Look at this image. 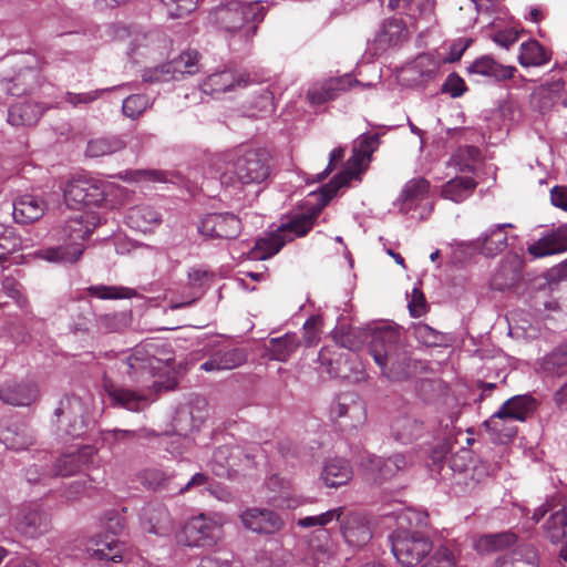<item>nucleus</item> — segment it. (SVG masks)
I'll list each match as a JSON object with an SVG mask.
<instances>
[{"label": "nucleus", "mask_w": 567, "mask_h": 567, "mask_svg": "<svg viewBox=\"0 0 567 567\" xmlns=\"http://www.w3.org/2000/svg\"><path fill=\"white\" fill-rule=\"evenodd\" d=\"M39 398L37 383L7 381L0 385V401L13 406H30Z\"/></svg>", "instance_id": "20"}, {"label": "nucleus", "mask_w": 567, "mask_h": 567, "mask_svg": "<svg viewBox=\"0 0 567 567\" xmlns=\"http://www.w3.org/2000/svg\"><path fill=\"white\" fill-rule=\"evenodd\" d=\"M243 455L239 447L219 446L213 454V463L218 464L220 467L230 471L236 470L239 464L237 460Z\"/></svg>", "instance_id": "52"}, {"label": "nucleus", "mask_w": 567, "mask_h": 567, "mask_svg": "<svg viewBox=\"0 0 567 567\" xmlns=\"http://www.w3.org/2000/svg\"><path fill=\"white\" fill-rule=\"evenodd\" d=\"M466 91V85L464 80L456 73H451L443 86L442 92L449 93L452 97H460L462 96Z\"/></svg>", "instance_id": "62"}, {"label": "nucleus", "mask_w": 567, "mask_h": 567, "mask_svg": "<svg viewBox=\"0 0 567 567\" xmlns=\"http://www.w3.org/2000/svg\"><path fill=\"white\" fill-rule=\"evenodd\" d=\"M246 361V353L238 348H224L213 352L207 361L200 364V370L206 372H218L231 370Z\"/></svg>", "instance_id": "28"}, {"label": "nucleus", "mask_w": 567, "mask_h": 567, "mask_svg": "<svg viewBox=\"0 0 567 567\" xmlns=\"http://www.w3.org/2000/svg\"><path fill=\"white\" fill-rule=\"evenodd\" d=\"M346 543L352 547H363L372 538V530L368 518L359 513H350L341 525Z\"/></svg>", "instance_id": "22"}, {"label": "nucleus", "mask_w": 567, "mask_h": 567, "mask_svg": "<svg viewBox=\"0 0 567 567\" xmlns=\"http://www.w3.org/2000/svg\"><path fill=\"white\" fill-rule=\"evenodd\" d=\"M456 558L447 547H440L429 561L426 567H455Z\"/></svg>", "instance_id": "61"}, {"label": "nucleus", "mask_w": 567, "mask_h": 567, "mask_svg": "<svg viewBox=\"0 0 567 567\" xmlns=\"http://www.w3.org/2000/svg\"><path fill=\"white\" fill-rule=\"evenodd\" d=\"M265 16L266 9L261 1L225 0L210 12L209 18L220 30L248 43L256 35Z\"/></svg>", "instance_id": "4"}, {"label": "nucleus", "mask_w": 567, "mask_h": 567, "mask_svg": "<svg viewBox=\"0 0 567 567\" xmlns=\"http://www.w3.org/2000/svg\"><path fill=\"white\" fill-rule=\"evenodd\" d=\"M22 246L21 237L12 227L1 225L0 231V254L7 257L10 254L18 251Z\"/></svg>", "instance_id": "55"}, {"label": "nucleus", "mask_w": 567, "mask_h": 567, "mask_svg": "<svg viewBox=\"0 0 567 567\" xmlns=\"http://www.w3.org/2000/svg\"><path fill=\"white\" fill-rule=\"evenodd\" d=\"M126 218L131 227L146 231L161 221V214L150 205H137L128 209Z\"/></svg>", "instance_id": "41"}, {"label": "nucleus", "mask_w": 567, "mask_h": 567, "mask_svg": "<svg viewBox=\"0 0 567 567\" xmlns=\"http://www.w3.org/2000/svg\"><path fill=\"white\" fill-rule=\"evenodd\" d=\"M425 432L424 422L412 413H400L390 423L391 437L401 443L410 444Z\"/></svg>", "instance_id": "21"}, {"label": "nucleus", "mask_w": 567, "mask_h": 567, "mask_svg": "<svg viewBox=\"0 0 567 567\" xmlns=\"http://www.w3.org/2000/svg\"><path fill=\"white\" fill-rule=\"evenodd\" d=\"M477 183L468 176L455 177L449 181L442 188V197L455 203L463 202L476 188Z\"/></svg>", "instance_id": "43"}, {"label": "nucleus", "mask_w": 567, "mask_h": 567, "mask_svg": "<svg viewBox=\"0 0 567 567\" xmlns=\"http://www.w3.org/2000/svg\"><path fill=\"white\" fill-rule=\"evenodd\" d=\"M430 193V182L424 177L412 178L405 183L399 200L401 202V210H411L415 208L419 203L427 198Z\"/></svg>", "instance_id": "38"}, {"label": "nucleus", "mask_w": 567, "mask_h": 567, "mask_svg": "<svg viewBox=\"0 0 567 567\" xmlns=\"http://www.w3.org/2000/svg\"><path fill=\"white\" fill-rule=\"evenodd\" d=\"M567 250V225H561L529 246L528 251L535 257L559 254Z\"/></svg>", "instance_id": "30"}, {"label": "nucleus", "mask_w": 567, "mask_h": 567, "mask_svg": "<svg viewBox=\"0 0 567 567\" xmlns=\"http://www.w3.org/2000/svg\"><path fill=\"white\" fill-rule=\"evenodd\" d=\"M240 520L247 529L265 535L278 533L284 527L281 517L266 508H248L240 514Z\"/></svg>", "instance_id": "19"}, {"label": "nucleus", "mask_w": 567, "mask_h": 567, "mask_svg": "<svg viewBox=\"0 0 567 567\" xmlns=\"http://www.w3.org/2000/svg\"><path fill=\"white\" fill-rule=\"evenodd\" d=\"M498 567H538L539 559L534 547L523 545L497 560Z\"/></svg>", "instance_id": "42"}, {"label": "nucleus", "mask_w": 567, "mask_h": 567, "mask_svg": "<svg viewBox=\"0 0 567 567\" xmlns=\"http://www.w3.org/2000/svg\"><path fill=\"white\" fill-rule=\"evenodd\" d=\"M198 230L208 238L236 239L241 233V221L233 213H210L200 219Z\"/></svg>", "instance_id": "15"}, {"label": "nucleus", "mask_w": 567, "mask_h": 567, "mask_svg": "<svg viewBox=\"0 0 567 567\" xmlns=\"http://www.w3.org/2000/svg\"><path fill=\"white\" fill-rule=\"evenodd\" d=\"M99 225V218L90 212H80L70 217L62 228V239L70 240L71 245L51 247L38 252L49 261L75 262L84 251V241Z\"/></svg>", "instance_id": "7"}, {"label": "nucleus", "mask_w": 567, "mask_h": 567, "mask_svg": "<svg viewBox=\"0 0 567 567\" xmlns=\"http://www.w3.org/2000/svg\"><path fill=\"white\" fill-rule=\"evenodd\" d=\"M142 480L151 488H168L171 476L159 468H148L143 472Z\"/></svg>", "instance_id": "59"}, {"label": "nucleus", "mask_w": 567, "mask_h": 567, "mask_svg": "<svg viewBox=\"0 0 567 567\" xmlns=\"http://www.w3.org/2000/svg\"><path fill=\"white\" fill-rule=\"evenodd\" d=\"M112 89H96L89 92H71L66 91L64 93L63 100L66 104H69L73 109L83 107L85 105L92 104L96 100L101 99L106 92H110Z\"/></svg>", "instance_id": "50"}, {"label": "nucleus", "mask_w": 567, "mask_h": 567, "mask_svg": "<svg viewBox=\"0 0 567 567\" xmlns=\"http://www.w3.org/2000/svg\"><path fill=\"white\" fill-rule=\"evenodd\" d=\"M103 389L115 405L132 412L141 411L146 402V396L144 394L118 386L107 378H104L103 380Z\"/></svg>", "instance_id": "31"}, {"label": "nucleus", "mask_w": 567, "mask_h": 567, "mask_svg": "<svg viewBox=\"0 0 567 567\" xmlns=\"http://www.w3.org/2000/svg\"><path fill=\"white\" fill-rule=\"evenodd\" d=\"M379 145L380 135L378 133L360 135L353 145L352 155L348 162L351 166L350 171L360 172L363 163L370 162Z\"/></svg>", "instance_id": "36"}, {"label": "nucleus", "mask_w": 567, "mask_h": 567, "mask_svg": "<svg viewBox=\"0 0 567 567\" xmlns=\"http://www.w3.org/2000/svg\"><path fill=\"white\" fill-rule=\"evenodd\" d=\"M61 103L23 101L12 104L8 111V122L13 126H30L38 123L44 112L61 109Z\"/></svg>", "instance_id": "17"}, {"label": "nucleus", "mask_w": 567, "mask_h": 567, "mask_svg": "<svg viewBox=\"0 0 567 567\" xmlns=\"http://www.w3.org/2000/svg\"><path fill=\"white\" fill-rule=\"evenodd\" d=\"M64 432L71 437H79L87 430V408L76 395L65 396L54 411Z\"/></svg>", "instance_id": "13"}, {"label": "nucleus", "mask_w": 567, "mask_h": 567, "mask_svg": "<svg viewBox=\"0 0 567 567\" xmlns=\"http://www.w3.org/2000/svg\"><path fill=\"white\" fill-rule=\"evenodd\" d=\"M45 210L44 202L32 195H23L13 202V219L19 224H30L40 219Z\"/></svg>", "instance_id": "34"}, {"label": "nucleus", "mask_w": 567, "mask_h": 567, "mask_svg": "<svg viewBox=\"0 0 567 567\" xmlns=\"http://www.w3.org/2000/svg\"><path fill=\"white\" fill-rule=\"evenodd\" d=\"M353 477V467L343 457L329 458L321 471L320 478L326 487L338 488L347 485Z\"/></svg>", "instance_id": "25"}, {"label": "nucleus", "mask_w": 567, "mask_h": 567, "mask_svg": "<svg viewBox=\"0 0 567 567\" xmlns=\"http://www.w3.org/2000/svg\"><path fill=\"white\" fill-rule=\"evenodd\" d=\"M544 530L551 543L567 540V503L547 518Z\"/></svg>", "instance_id": "46"}, {"label": "nucleus", "mask_w": 567, "mask_h": 567, "mask_svg": "<svg viewBox=\"0 0 567 567\" xmlns=\"http://www.w3.org/2000/svg\"><path fill=\"white\" fill-rule=\"evenodd\" d=\"M172 18H182L197 7V0H161Z\"/></svg>", "instance_id": "57"}, {"label": "nucleus", "mask_w": 567, "mask_h": 567, "mask_svg": "<svg viewBox=\"0 0 567 567\" xmlns=\"http://www.w3.org/2000/svg\"><path fill=\"white\" fill-rule=\"evenodd\" d=\"M64 200L69 207L81 210L82 207L100 206L105 200V193L99 182L79 178L66 184Z\"/></svg>", "instance_id": "14"}, {"label": "nucleus", "mask_w": 567, "mask_h": 567, "mask_svg": "<svg viewBox=\"0 0 567 567\" xmlns=\"http://www.w3.org/2000/svg\"><path fill=\"white\" fill-rule=\"evenodd\" d=\"M274 169L272 157L264 148H249L235 153L220 175L225 186L260 185L268 181Z\"/></svg>", "instance_id": "5"}, {"label": "nucleus", "mask_w": 567, "mask_h": 567, "mask_svg": "<svg viewBox=\"0 0 567 567\" xmlns=\"http://www.w3.org/2000/svg\"><path fill=\"white\" fill-rule=\"evenodd\" d=\"M369 353L383 377L391 381H403L416 371V363L401 342L399 329L382 326L374 330L369 343Z\"/></svg>", "instance_id": "1"}, {"label": "nucleus", "mask_w": 567, "mask_h": 567, "mask_svg": "<svg viewBox=\"0 0 567 567\" xmlns=\"http://www.w3.org/2000/svg\"><path fill=\"white\" fill-rule=\"evenodd\" d=\"M148 107V97L144 94H133L123 101L122 111L131 118L140 116Z\"/></svg>", "instance_id": "56"}, {"label": "nucleus", "mask_w": 567, "mask_h": 567, "mask_svg": "<svg viewBox=\"0 0 567 567\" xmlns=\"http://www.w3.org/2000/svg\"><path fill=\"white\" fill-rule=\"evenodd\" d=\"M95 450L90 445H84L73 453L64 454L54 464V476H70L84 466L89 465L94 457Z\"/></svg>", "instance_id": "27"}, {"label": "nucleus", "mask_w": 567, "mask_h": 567, "mask_svg": "<svg viewBox=\"0 0 567 567\" xmlns=\"http://www.w3.org/2000/svg\"><path fill=\"white\" fill-rule=\"evenodd\" d=\"M412 463V454L401 452L393 453L386 458L364 452L359 461L365 476L378 484L404 472Z\"/></svg>", "instance_id": "11"}, {"label": "nucleus", "mask_w": 567, "mask_h": 567, "mask_svg": "<svg viewBox=\"0 0 567 567\" xmlns=\"http://www.w3.org/2000/svg\"><path fill=\"white\" fill-rule=\"evenodd\" d=\"M439 66V61L432 55L420 54L404 69V79L413 85H423L435 78Z\"/></svg>", "instance_id": "26"}, {"label": "nucleus", "mask_w": 567, "mask_h": 567, "mask_svg": "<svg viewBox=\"0 0 567 567\" xmlns=\"http://www.w3.org/2000/svg\"><path fill=\"white\" fill-rule=\"evenodd\" d=\"M50 526L51 522L49 515L38 506L23 509V513L17 523V529L30 538L48 533Z\"/></svg>", "instance_id": "29"}, {"label": "nucleus", "mask_w": 567, "mask_h": 567, "mask_svg": "<svg viewBox=\"0 0 567 567\" xmlns=\"http://www.w3.org/2000/svg\"><path fill=\"white\" fill-rule=\"evenodd\" d=\"M357 173L354 171L344 169L337 174L328 184L323 185L320 194L326 203L331 200L338 190L347 185L354 178Z\"/></svg>", "instance_id": "53"}, {"label": "nucleus", "mask_w": 567, "mask_h": 567, "mask_svg": "<svg viewBox=\"0 0 567 567\" xmlns=\"http://www.w3.org/2000/svg\"><path fill=\"white\" fill-rule=\"evenodd\" d=\"M542 369L550 375L567 374V348H558L547 354L543 359Z\"/></svg>", "instance_id": "48"}, {"label": "nucleus", "mask_w": 567, "mask_h": 567, "mask_svg": "<svg viewBox=\"0 0 567 567\" xmlns=\"http://www.w3.org/2000/svg\"><path fill=\"white\" fill-rule=\"evenodd\" d=\"M553 52L536 40L520 45L518 61L522 66H543L551 60Z\"/></svg>", "instance_id": "40"}, {"label": "nucleus", "mask_w": 567, "mask_h": 567, "mask_svg": "<svg viewBox=\"0 0 567 567\" xmlns=\"http://www.w3.org/2000/svg\"><path fill=\"white\" fill-rule=\"evenodd\" d=\"M174 359L171 354L165 358L156 357L153 343H145L132 352L123 362L124 372L136 383H145L157 378L152 383L155 393L171 391L177 386V379L172 368Z\"/></svg>", "instance_id": "3"}, {"label": "nucleus", "mask_w": 567, "mask_h": 567, "mask_svg": "<svg viewBox=\"0 0 567 567\" xmlns=\"http://www.w3.org/2000/svg\"><path fill=\"white\" fill-rule=\"evenodd\" d=\"M517 542V536L512 532H503L496 534H487L481 536L475 548L481 553H492L506 549Z\"/></svg>", "instance_id": "44"}, {"label": "nucleus", "mask_w": 567, "mask_h": 567, "mask_svg": "<svg viewBox=\"0 0 567 567\" xmlns=\"http://www.w3.org/2000/svg\"><path fill=\"white\" fill-rule=\"evenodd\" d=\"M300 346L296 333H286L279 338H272L268 344L269 357L272 360L286 361Z\"/></svg>", "instance_id": "45"}, {"label": "nucleus", "mask_w": 567, "mask_h": 567, "mask_svg": "<svg viewBox=\"0 0 567 567\" xmlns=\"http://www.w3.org/2000/svg\"><path fill=\"white\" fill-rule=\"evenodd\" d=\"M124 147V142L116 136L96 137L89 141L85 154L89 157H102L114 154Z\"/></svg>", "instance_id": "47"}, {"label": "nucleus", "mask_w": 567, "mask_h": 567, "mask_svg": "<svg viewBox=\"0 0 567 567\" xmlns=\"http://www.w3.org/2000/svg\"><path fill=\"white\" fill-rule=\"evenodd\" d=\"M331 411L338 419H348L353 427L363 424L367 417L363 401L353 392L338 395Z\"/></svg>", "instance_id": "23"}, {"label": "nucleus", "mask_w": 567, "mask_h": 567, "mask_svg": "<svg viewBox=\"0 0 567 567\" xmlns=\"http://www.w3.org/2000/svg\"><path fill=\"white\" fill-rule=\"evenodd\" d=\"M43 65L42 56L32 52L21 54L14 63V74L3 79V90L13 96L29 93L38 85Z\"/></svg>", "instance_id": "10"}, {"label": "nucleus", "mask_w": 567, "mask_h": 567, "mask_svg": "<svg viewBox=\"0 0 567 567\" xmlns=\"http://www.w3.org/2000/svg\"><path fill=\"white\" fill-rule=\"evenodd\" d=\"M409 311L414 318H419L426 313L427 303L422 291L413 289L411 300L409 301Z\"/></svg>", "instance_id": "63"}, {"label": "nucleus", "mask_w": 567, "mask_h": 567, "mask_svg": "<svg viewBox=\"0 0 567 567\" xmlns=\"http://www.w3.org/2000/svg\"><path fill=\"white\" fill-rule=\"evenodd\" d=\"M319 214L320 209L312 208L306 213L293 215L275 231L257 238L254 247L248 251V258L255 261L271 258L287 243L295 240V238L305 237L313 228Z\"/></svg>", "instance_id": "6"}, {"label": "nucleus", "mask_w": 567, "mask_h": 567, "mask_svg": "<svg viewBox=\"0 0 567 567\" xmlns=\"http://www.w3.org/2000/svg\"><path fill=\"white\" fill-rule=\"evenodd\" d=\"M249 83V74L225 69L208 75L200 84V89L205 94L218 95L237 87H246Z\"/></svg>", "instance_id": "16"}, {"label": "nucleus", "mask_w": 567, "mask_h": 567, "mask_svg": "<svg viewBox=\"0 0 567 567\" xmlns=\"http://www.w3.org/2000/svg\"><path fill=\"white\" fill-rule=\"evenodd\" d=\"M535 410V400L529 395H516L508 399L501 409L484 422L488 432L497 440H511L516 435L515 426H507V421H525L527 415Z\"/></svg>", "instance_id": "9"}, {"label": "nucleus", "mask_w": 567, "mask_h": 567, "mask_svg": "<svg viewBox=\"0 0 567 567\" xmlns=\"http://www.w3.org/2000/svg\"><path fill=\"white\" fill-rule=\"evenodd\" d=\"M414 337L426 347H440L445 343L444 333L433 329L426 323L419 322L413 329Z\"/></svg>", "instance_id": "51"}, {"label": "nucleus", "mask_w": 567, "mask_h": 567, "mask_svg": "<svg viewBox=\"0 0 567 567\" xmlns=\"http://www.w3.org/2000/svg\"><path fill=\"white\" fill-rule=\"evenodd\" d=\"M125 179L133 182L166 183V174L158 169H135L125 173Z\"/></svg>", "instance_id": "58"}, {"label": "nucleus", "mask_w": 567, "mask_h": 567, "mask_svg": "<svg viewBox=\"0 0 567 567\" xmlns=\"http://www.w3.org/2000/svg\"><path fill=\"white\" fill-rule=\"evenodd\" d=\"M225 519L220 514H199L189 518L182 532L177 535V542L189 547H212L223 537Z\"/></svg>", "instance_id": "8"}, {"label": "nucleus", "mask_w": 567, "mask_h": 567, "mask_svg": "<svg viewBox=\"0 0 567 567\" xmlns=\"http://www.w3.org/2000/svg\"><path fill=\"white\" fill-rule=\"evenodd\" d=\"M467 70L470 74L487 76L495 81L511 80L516 72L515 66L503 65L487 55L476 59Z\"/></svg>", "instance_id": "33"}, {"label": "nucleus", "mask_w": 567, "mask_h": 567, "mask_svg": "<svg viewBox=\"0 0 567 567\" xmlns=\"http://www.w3.org/2000/svg\"><path fill=\"white\" fill-rule=\"evenodd\" d=\"M91 297L99 299H128L135 296V290L126 287L96 285L87 288Z\"/></svg>", "instance_id": "49"}, {"label": "nucleus", "mask_w": 567, "mask_h": 567, "mask_svg": "<svg viewBox=\"0 0 567 567\" xmlns=\"http://www.w3.org/2000/svg\"><path fill=\"white\" fill-rule=\"evenodd\" d=\"M322 319L319 316H311L303 323V339L307 347L316 346L320 339Z\"/></svg>", "instance_id": "60"}, {"label": "nucleus", "mask_w": 567, "mask_h": 567, "mask_svg": "<svg viewBox=\"0 0 567 567\" xmlns=\"http://www.w3.org/2000/svg\"><path fill=\"white\" fill-rule=\"evenodd\" d=\"M512 227L511 224L497 225L482 238H477L474 247L480 254L486 257H494L501 254L507 247V234L505 229Z\"/></svg>", "instance_id": "37"}, {"label": "nucleus", "mask_w": 567, "mask_h": 567, "mask_svg": "<svg viewBox=\"0 0 567 567\" xmlns=\"http://www.w3.org/2000/svg\"><path fill=\"white\" fill-rule=\"evenodd\" d=\"M523 262L517 256L501 261L491 279V288L504 291L514 288L520 280Z\"/></svg>", "instance_id": "24"}, {"label": "nucleus", "mask_w": 567, "mask_h": 567, "mask_svg": "<svg viewBox=\"0 0 567 567\" xmlns=\"http://www.w3.org/2000/svg\"><path fill=\"white\" fill-rule=\"evenodd\" d=\"M128 319L123 312L101 315L96 319V326L106 333L117 332L127 327Z\"/></svg>", "instance_id": "54"}, {"label": "nucleus", "mask_w": 567, "mask_h": 567, "mask_svg": "<svg viewBox=\"0 0 567 567\" xmlns=\"http://www.w3.org/2000/svg\"><path fill=\"white\" fill-rule=\"evenodd\" d=\"M493 41L504 49H508L518 40V32L515 29L497 31L492 37Z\"/></svg>", "instance_id": "64"}, {"label": "nucleus", "mask_w": 567, "mask_h": 567, "mask_svg": "<svg viewBox=\"0 0 567 567\" xmlns=\"http://www.w3.org/2000/svg\"><path fill=\"white\" fill-rule=\"evenodd\" d=\"M200 59L202 55L198 51L188 49L169 62L145 71L143 80L151 83L168 82L181 80L185 75L196 74L202 69Z\"/></svg>", "instance_id": "12"}, {"label": "nucleus", "mask_w": 567, "mask_h": 567, "mask_svg": "<svg viewBox=\"0 0 567 567\" xmlns=\"http://www.w3.org/2000/svg\"><path fill=\"white\" fill-rule=\"evenodd\" d=\"M358 81L350 74L330 78L313 84L307 93L311 104L320 105L337 99L342 92L350 90Z\"/></svg>", "instance_id": "18"}, {"label": "nucleus", "mask_w": 567, "mask_h": 567, "mask_svg": "<svg viewBox=\"0 0 567 567\" xmlns=\"http://www.w3.org/2000/svg\"><path fill=\"white\" fill-rule=\"evenodd\" d=\"M0 441L10 450L23 451L33 444V435L27 425L11 423L0 430Z\"/></svg>", "instance_id": "39"}, {"label": "nucleus", "mask_w": 567, "mask_h": 567, "mask_svg": "<svg viewBox=\"0 0 567 567\" xmlns=\"http://www.w3.org/2000/svg\"><path fill=\"white\" fill-rule=\"evenodd\" d=\"M409 38L406 25L402 19L385 20L377 34L375 41L383 50L402 44Z\"/></svg>", "instance_id": "35"}, {"label": "nucleus", "mask_w": 567, "mask_h": 567, "mask_svg": "<svg viewBox=\"0 0 567 567\" xmlns=\"http://www.w3.org/2000/svg\"><path fill=\"white\" fill-rule=\"evenodd\" d=\"M427 516L406 509L398 516V528L391 534V548L396 560L404 567L419 565L433 549L429 537L414 527L426 525Z\"/></svg>", "instance_id": "2"}, {"label": "nucleus", "mask_w": 567, "mask_h": 567, "mask_svg": "<svg viewBox=\"0 0 567 567\" xmlns=\"http://www.w3.org/2000/svg\"><path fill=\"white\" fill-rule=\"evenodd\" d=\"M141 520L143 529L150 534L163 535L171 527L169 513L158 503H148L142 508Z\"/></svg>", "instance_id": "32"}]
</instances>
